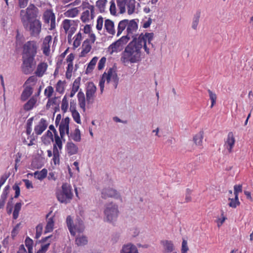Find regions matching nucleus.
Instances as JSON below:
<instances>
[{"label":"nucleus","mask_w":253,"mask_h":253,"mask_svg":"<svg viewBox=\"0 0 253 253\" xmlns=\"http://www.w3.org/2000/svg\"><path fill=\"white\" fill-rule=\"evenodd\" d=\"M66 223L71 234L73 236L75 235L76 231L82 233L84 230V222L80 217L76 219L74 223L71 216L68 215L66 218Z\"/></svg>","instance_id":"nucleus-4"},{"label":"nucleus","mask_w":253,"mask_h":253,"mask_svg":"<svg viewBox=\"0 0 253 253\" xmlns=\"http://www.w3.org/2000/svg\"><path fill=\"white\" fill-rule=\"evenodd\" d=\"M135 20L137 21H139L138 19H132L130 21L128 20V24L127 25L126 28L127 35L128 36H130L133 34V33L136 31L138 29V25Z\"/></svg>","instance_id":"nucleus-13"},{"label":"nucleus","mask_w":253,"mask_h":253,"mask_svg":"<svg viewBox=\"0 0 253 253\" xmlns=\"http://www.w3.org/2000/svg\"><path fill=\"white\" fill-rule=\"evenodd\" d=\"M47 126L46 121L43 118L41 119L39 124L35 126L34 130L36 134H41L46 129Z\"/></svg>","instance_id":"nucleus-12"},{"label":"nucleus","mask_w":253,"mask_h":253,"mask_svg":"<svg viewBox=\"0 0 253 253\" xmlns=\"http://www.w3.org/2000/svg\"><path fill=\"white\" fill-rule=\"evenodd\" d=\"M7 197L1 194L0 198V209H3L4 207Z\"/></svg>","instance_id":"nucleus-57"},{"label":"nucleus","mask_w":253,"mask_h":253,"mask_svg":"<svg viewBox=\"0 0 253 253\" xmlns=\"http://www.w3.org/2000/svg\"><path fill=\"white\" fill-rule=\"evenodd\" d=\"M161 244L164 246L166 253H171L174 249V245L171 241L163 240L161 241Z\"/></svg>","instance_id":"nucleus-20"},{"label":"nucleus","mask_w":253,"mask_h":253,"mask_svg":"<svg viewBox=\"0 0 253 253\" xmlns=\"http://www.w3.org/2000/svg\"><path fill=\"white\" fill-rule=\"evenodd\" d=\"M229 200L230 201V202L228 205L230 207L235 208L237 206H239L240 204V203L239 201L238 197H237V199H236V196H235L234 198H229Z\"/></svg>","instance_id":"nucleus-36"},{"label":"nucleus","mask_w":253,"mask_h":253,"mask_svg":"<svg viewBox=\"0 0 253 253\" xmlns=\"http://www.w3.org/2000/svg\"><path fill=\"white\" fill-rule=\"evenodd\" d=\"M235 138L232 132H229L226 141L225 142V145L229 153L232 152V148L235 144Z\"/></svg>","instance_id":"nucleus-14"},{"label":"nucleus","mask_w":253,"mask_h":253,"mask_svg":"<svg viewBox=\"0 0 253 253\" xmlns=\"http://www.w3.org/2000/svg\"><path fill=\"white\" fill-rule=\"evenodd\" d=\"M13 197H11L6 205V211L7 213L8 214H10L11 213L13 209Z\"/></svg>","instance_id":"nucleus-39"},{"label":"nucleus","mask_w":253,"mask_h":253,"mask_svg":"<svg viewBox=\"0 0 253 253\" xmlns=\"http://www.w3.org/2000/svg\"><path fill=\"white\" fill-rule=\"evenodd\" d=\"M121 253H138L136 247L132 244H128L123 246L121 252Z\"/></svg>","instance_id":"nucleus-15"},{"label":"nucleus","mask_w":253,"mask_h":253,"mask_svg":"<svg viewBox=\"0 0 253 253\" xmlns=\"http://www.w3.org/2000/svg\"><path fill=\"white\" fill-rule=\"evenodd\" d=\"M103 23V18L101 16H99L97 20L96 29L98 30H101L102 28Z\"/></svg>","instance_id":"nucleus-48"},{"label":"nucleus","mask_w":253,"mask_h":253,"mask_svg":"<svg viewBox=\"0 0 253 253\" xmlns=\"http://www.w3.org/2000/svg\"><path fill=\"white\" fill-rule=\"evenodd\" d=\"M81 80V78L78 77L74 81L71 91L69 95L70 97H73L78 91L80 87Z\"/></svg>","instance_id":"nucleus-21"},{"label":"nucleus","mask_w":253,"mask_h":253,"mask_svg":"<svg viewBox=\"0 0 253 253\" xmlns=\"http://www.w3.org/2000/svg\"><path fill=\"white\" fill-rule=\"evenodd\" d=\"M38 44L35 41L26 42L22 46L21 69L26 75L31 74L35 68V57L37 54Z\"/></svg>","instance_id":"nucleus-2"},{"label":"nucleus","mask_w":253,"mask_h":253,"mask_svg":"<svg viewBox=\"0 0 253 253\" xmlns=\"http://www.w3.org/2000/svg\"><path fill=\"white\" fill-rule=\"evenodd\" d=\"M63 83H65V81L62 82L61 80H59L56 85V91L59 92L60 93H63L64 92V87L63 85Z\"/></svg>","instance_id":"nucleus-38"},{"label":"nucleus","mask_w":253,"mask_h":253,"mask_svg":"<svg viewBox=\"0 0 253 253\" xmlns=\"http://www.w3.org/2000/svg\"><path fill=\"white\" fill-rule=\"evenodd\" d=\"M189 248L187 246V242L186 240H183L182 242L181 253H186Z\"/></svg>","instance_id":"nucleus-56"},{"label":"nucleus","mask_w":253,"mask_h":253,"mask_svg":"<svg viewBox=\"0 0 253 253\" xmlns=\"http://www.w3.org/2000/svg\"><path fill=\"white\" fill-rule=\"evenodd\" d=\"M105 82V80L104 79V77L102 76V78L99 82V86L100 88L101 93H102L104 90Z\"/></svg>","instance_id":"nucleus-63"},{"label":"nucleus","mask_w":253,"mask_h":253,"mask_svg":"<svg viewBox=\"0 0 253 253\" xmlns=\"http://www.w3.org/2000/svg\"><path fill=\"white\" fill-rule=\"evenodd\" d=\"M9 175V173H5L1 176L0 179V185L2 186L4 184V183H5L7 179L8 178Z\"/></svg>","instance_id":"nucleus-58"},{"label":"nucleus","mask_w":253,"mask_h":253,"mask_svg":"<svg viewBox=\"0 0 253 253\" xmlns=\"http://www.w3.org/2000/svg\"><path fill=\"white\" fill-rule=\"evenodd\" d=\"M130 36L126 35L122 37L117 41L112 43L109 47V49L112 50V52H117L120 48H122L130 40Z\"/></svg>","instance_id":"nucleus-8"},{"label":"nucleus","mask_w":253,"mask_h":253,"mask_svg":"<svg viewBox=\"0 0 253 253\" xmlns=\"http://www.w3.org/2000/svg\"><path fill=\"white\" fill-rule=\"evenodd\" d=\"M128 24V20L127 19H124L123 20L119 23L118 29H121V30H123V31L126 29V27L127 26V24Z\"/></svg>","instance_id":"nucleus-44"},{"label":"nucleus","mask_w":253,"mask_h":253,"mask_svg":"<svg viewBox=\"0 0 253 253\" xmlns=\"http://www.w3.org/2000/svg\"><path fill=\"white\" fill-rule=\"evenodd\" d=\"M192 193V190L189 188L186 189V194H185V202L186 203H188L191 201L192 198L191 197V194Z\"/></svg>","instance_id":"nucleus-53"},{"label":"nucleus","mask_w":253,"mask_h":253,"mask_svg":"<svg viewBox=\"0 0 253 253\" xmlns=\"http://www.w3.org/2000/svg\"><path fill=\"white\" fill-rule=\"evenodd\" d=\"M79 13V11L77 7H75L68 10L64 13V15L68 17H75L78 15Z\"/></svg>","instance_id":"nucleus-27"},{"label":"nucleus","mask_w":253,"mask_h":253,"mask_svg":"<svg viewBox=\"0 0 253 253\" xmlns=\"http://www.w3.org/2000/svg\"><path fill=\"white\" fill-rule=\"evenodd\" d=\"M89 11L88 10H86L82 13L81 19L83 22L86 23L89 21Z\"/></svg>","instance_id":"nucleus-41"},{"label":"nucleus","mask_w":253,"mask_h":253,"mask_svg":"<svg viewBox=\"0 0 253 253\" xmlns=\"http://www.w3.org/2000/svg\"><path fill=\"white\" fill-rule=\"evenodd\" d=\"M89 42L90 41L89 39H86L82 45L84 52L88 53L90 51L91 49V46L89 44Z\"/></svg>","instance_id":"nucleus-37"},{"label":"nucleus","mask_w":253,"mask_h":253,"mask_svg":"<svg viewBox=\"0 0 253 253\" xmlns=\"http://www.w3.org/2000/svg\"><path fill=\"white\" fill-rule=\"evenodd\" d=\"M39 13L38 8L32 3L30 4L26 10H21L20 12V17L21 22L23 19L28 22L29 21L37 19V17Z\"/></svg>","instance_id":"nucleus-7"},{"label":"nucleus","mask_w":253,"mask_h":253,"mask_svg":"<svg viewBox=\"0 0 253 253\" xmlns=\"http://www.w3.org/2000/svg\"><path fill=\"white\" fill-rule=\"evenodd\" d=\"M63 25L64 30L66 32H67L71 26L70 20L68 19H65L63 21Z\"/></svg>","instance_id":"nucleus-55"},{"label":"nucleus","mask_w":253,"mask_h":253,"mask_svg":"<svg viewBox=\"0 0 253 253\" xmlns=\"http://www.w3.org/2000/svg\"><path fill=\"white\" fill-rule=\"evenodd\" d=\"M201 15V12L200 11H197L195 14L194 15L192 27L193 29L196 30L197 28V26L199 23V19Z\"/></svg>","instance_id":"nucleus-29"},{"label":"nucleus","mask_w":253,"mask_h":253,"mask_svg":"<svg viewBox=\"0 0 253 253\" xmlns=\"http://www.w3.org/2000/svg\"><path fill=\"white\" fill-rule=\"evenodd\" d=\"M119 211L118 206L116 204L111 202L105 205L104 211V220L110 223L117 220L118 217Z\"/></svg>","instance_id":"nucleus-5"},{"label":"nucleus","mask_w":253,"mask_h":253,"mask_svg":"<svg viewBox=\"0 0 253 253\" xmlns=\"http://www.w3.org/2000/svg\"><path fill=\"white\" fill-rule=\"evenodd\" d=\"M29 0H18V6L20 8H25L28 4Z\"/></svg>","instance_id":"nucleus-59"},{"label":"nucleus","mask_w":253,"mask_h":253,"mask_svg":"<svg viewBox=\"0 0 253 253\" xmlns=\"http://www.w3.org/2000/svg\"><path fill=\"white\" fill-rule=\"evenodd\" d=\"M47 169H43L40 171H37L35 172L34 175L35 177L41 180L44 179L45 177H46L47 175Z\"/></svg>","instance_id":"nucleus-28"},{"label":"nucleus","mask_w":253,"mask_h":253,"mask_svg":"<svg viewBox=\"0 0 253 253\" xmlns=\"http://www.w3.org/2000/svg\"><path fill=\"white\" fill-rule=\"evenodd\" d=\"M70 111L72 112L76 111V102L75 100H71L70 101Z\"/></svg>","instance_id":"nucleus-60"},{"label":"nucleus","mask_w":253,"mask_h":253,"mask_svg":"<svg viewBox=\"0 0 253 253\" xmlns=\"http://www.w3.org/2000/svg\"><path fill=\"white\" fill-rule=\"evenodd\" d=\"M68 107V102L67 99V96L65 95L62 101L61 109L64 113H66Z\"/></svg>","instance_id":"nucleus-40"},{"label":"nucleus","mask_w":253,"mask_h":253,"mask_svg":"<svg viewBox=\"0 0 253 253\" xmlns=\"http://www.w3.org/2000/svg\"><path fill=\"white\" fill-rule=\"evenodd\" d=\"M25 244L28 249L33 248V241L29 237H27L25 240Z\"/></svg>","instance_id":"nucleus-52"},{"label":"nucleus","mask_w":253,"mask_h":253,"mask_svg":"<svg viewBox=\"0 0 253 253\" xmlns=\"http://www.w3.org/2000/svg\"><path fill=\"white\" fill-rule=\"evenodd\" d=\"M55 142V143L53 145H56V146L59 148V149L61 150L62 148V142L61 138L59 136L58 134L54 136Z\"/></svg>","instance_id":"nucleus-45"},{"label":"nucleus","mask_w":253,"mask_h":253,"mask_svg":"<svg viewBox=\"0 0 253 253\" xmlns=\"http://www.w3.org/2000/svg\"><path fill=\"white\" fill-rule=\"evenodd\" d=\"M12 188L15 191V196L14 198H17L19 196L20 194V188L19 186V184L15 183L14 185H13Z\"/></svg>","instance_id":"nucleus-47"},{"label":"nucleus","mask_w":253,"mask_h":253,"mask_svg":"<svg viewBox=\"0 0 253 253\" xmlns=\"http://www.w3.org/2000/svg\"><path fill=\"white\" fill-rule=\"evenodd\" d=\"M54 226L53 217H50L48 219L47 224L45 227L44 234H46L52 231Z\"/></svg>","instance_id":"nucleus-24"},{"label":"nucleus","mask_w":253,"mask_h":253,"mask_svg":"<svg viewBox=\"0 0 253 253\" xmlns=\"http://www.w3.org/2000/svg\"><path fill=\"white\" fill-rule=\"evenodd\" d=\"M110 13L113 15H116V5L114 1L113 0H112L110 2Z\"/></svg>","instance_id":"nucleus-51"},{"label":"nucleus","mask_w":253,"mask_h":253,"mask_svg":"<svg viewBox=\"0 0 253 253\" xmlns=\"http://www.w3.org/2000/svg\"><path fill=\"white\" fill-rule=\"evenodd\" d=\"M33 93V88L32 87L28 86H27L23 91L21 99L22 101H26Z\"/></svg>","instance_id":"nucleus-22"},{"label":"nucleus","mask_w":253,"mask_h":253,"mask_svg":"<svg viewBox=\"0 0 253 253\" xmlns=\"http://www.w3.org/2000/svg\"><path fill=\"white\" fill-rule=\"evenodd\" d=\"M41 138L42 141L44 145H47L50 144L51 140V139H50L49 138L46 137L44 135H43Z\"/></svg>","instance_id":"nucleus-61"},{"label":"nucleus","mask_w":253,"mask_h":253,"mask_svg":"<svg viewBox=\"0 0 253 253\" xmlns=\"http://www.w3.org/2000/svg\"><path fill=\"white\" fill-rule=\"evenodd\" d=\"M203 131H200L196 134L193 137V140L195 144L198 145H201L203 138Z\"/></svg>","instance_id":"nucleus-30"},{"label":"nucleus","mask_w":253,"mask_h":253,"mask_svg":"<svg viewBox=\"0 0 253 253\" xmlns=\"http://www.w3.org/2000/svg\"><path fill=\"white\" fill-rule=\"evenodd\" d=\"M106 61V58L105 57H103L99 60V63L98 64V69L99 70H102L104 66Z\"/></svg>","instance_id":"nucleus-54"},{"label":"nucleus","mask_w":253,"mask_h":253,"mask_svg":"<svg viewBox=\"0 0 253 253\" xmlns=\"http://www.w3.org/2000/svg\"><path fill=\"white\" fill-rule=\"evenodd\" d=\"M115 73H116V71L114 68H110L108 70L107 73L104 72L102 76L105 77V75H107L112 77V76H113Z\"/></svg>","instance_id":"nucleus-62"},{"label":"nucleus","mask_w":253,"mask_h":253,"mask_svg":"<svg viewBox=\"0 0 253 253\" xmlns=\"http://www.w3.org/2000/svg\"><path fill=\"white\" fill-rule=\"evenodd\" d=\"M56 196L60 203L66 205L70 203L74 196L71 185L67 182L63 183L61 189L56 192Z\"/></svg>","instance_id":"nucleus-3"},{"label":"nucleus","mask_w":253,"mask_h":253,"mask_svg":"<svg viewBox=\"0 0 253 253\" xmlns=\"http://www.w3.org/2000/svg\"><path fill=\"white\" fill-rule=\"evenodd\" d=\"M107 0H98L96 2V6L98 8L101 13L104 12L105 7Z\"/></svg>","instance_id":"nucleus-33"},{"label":"nucleus","mask_w":253,"mask_h":253,"mask_svg":"<svg viewBox=\"0 0 253 253\" xmlns=\"http://www.w3.org/2000/svg\"><path fill=\"white\" fill-rule=\"evenodd\" d=\"M36 102L37 99L34 97H32L24 104V109L25 111H29L31 110Z\"/></svg>","instance_id":"nucleus-25"},{"label":"nucleus","mask_w":253,"mask_h":253,"mask_svg":"<svg viewBox=\"0 0 253 253\" xmlns=\"http://www.w3.org/2000/svg\"><path fill=\"white\" fill-rule=\"evenodd\" d=\"M71 113L74 121L77 123L80 124L81 123V121L79 113L77 111H73Z\"/></svg>","instance_id":"nucleus-43"},{"label":"nucleus","mask_w":253,"mask_h":253,"mask_svg":"<svg viewBox=\"0 0 253 253\" xmlns=\"http://www.w3.org/2000/svg\"><path fill=\"white\" fill-rule=\"evenodd\" d=\"M53 91V88L51 86H48L44 90V94L47 97L49 98L51 96Z\"/></svg>","instance_id":"nucleus-46"},{"label":"nucleus","mask_w":253,"mask_h":253,"mask_svg":"<svg viewBox=\"0 0 253 253\" xmlns=\"http://www.w3.org/2000/svg\"><path fill=\"white\" fill-rule=\"evenodd\" d=\"M131 41L122 52L121 61L123 63H134L141 60V49L143 42L148 41H152L154 38L153 33H146L144 35L141 33L139 36L134 35L131 36Z\"/></svg>","instance_id":"nucleus-1"},{"label":"nucleus","mask_w":253,"mask_h":253,"mask_svg":"<svg viewBox=\"0 0 253 253\" xmlns=\"http://www.w3.org/2000/svg\"><path fill=\"white\" fill-rule=\"evenodd\" d=\"M75 31V29L74 28L72 27L71 28V30L68 34V42L69 43H71V42L72 36H73V34L74 33Z\"/></svg>","instance_id":"nucleus-64"},{"label":"nucleus","mask_w":253,"mask_h":253,"mask_svg":"<svg viewBox=\"0 0 253 253\" xmlns=\"http://www.w3.org/2000/svg\"><path fill=\"white\" fill-rule=\"evenodd\" d=\"M23 26L26 31L30 32V35L32 37H38L42 30V23L38 19L26 22L23 19Z\"/></svg>","instance_id":"nucleus-6"},{"label":"nucleus","mask_w":253,"mask_h":253,"mask_svg":"<svg viewBox=\"0 0 253 253\" xmlns=\"http://www.w3.org/2000/svg\"><path fill=\"white\" fill-rule=\"evenodd\" d=\"M21 224V223H17L15 226L13 228L11 231V237L14 239L15 237L17 235L18 233V229L19 228V226Z\"/></svg>","instance_id":"nucleus-49"},{"label":"nucleus","mask_w":253,"mask_h":253,"mask_svg":"<svg viewBox=\"0 0 253 253\" xmlns=\"http://www.w3.org/2000/svg\"><path fill=\"white\" fill-rule=\"evenodd\" d=\"M79 105L83 112L85 111V98L84 93L81 90L77 94Z\"/></svg>","instance_id":"nucleus-18"},{"label":"nucleus","mask_w":253,"mask_h":253,"mask_svg":"<svg viewBox=\"0 0 253 253\" xmlns=\"http://www.w3.org/2000/svg\"><path fill=\"white\" fill-rule=\"evenodd\" d=\"M104 27L106 31L112 35H114L115 33V30L114 29V23L113 21L110 19H106L105 20Z\"/></svg>","instance_id":"nucleus-19"},{"label":"nucleus","mask_w":253,"mask_h":253,"mask_svg":"<svg viewBox=\"0 0 253 253\" xmlns=\"http://www.w3.org/2000/svg\"><path fill=\"white\" fill-rule=\"evenodd\" d=\"M47 68V64L45 62H41L39 63L37 66V70L35 72V74L39 77H42Z\"/></svg>","instance_id":"nucleus-16"},{"label":"nucleus","mask_w":253,"mask_h":253,"mask_svg":"<svg viewBox=\"0 0 253 253\" xmlns=\"http://www.w3.org/2000/svg\"><path fill=\"white\" fill-rule=\"evenodd\" d=\"M76 242L78 246H84L87 244L88 241L87 237L83 235L77 237L76 239Z\"/></svg>","instance_id":"nucleus-31"},{"label":"nucleus","mask_w":253,"mask_h":253,"mask_svg":"<svg viewBox=\"0 0 253 253\" xmlns=\"http://www.w3.org/2000/svg\"><path fill=\"white\" fill-rule=\"evenodd\" d=\"M66 147L67 153L69 156L76 154L78 152V147L72 142H67Z\"/></svg>","instance_id":"nucleus-17"},{"label":"nucleus","mask_w":253,"mask_h":253,"mask_svg":"<svg viewBox=\"0 0 253 253\" xmlns=\"http://www.w3.org/2000/svg\"><path fill=\"white\" fill-rule=\"evenodd\" d=\"M117 6L120 9V13L123 14L126 12L125 5L126 0H117Z\"/></svg>","instance_id":"nucleus-32"},{"label":"nucleus","mask_w":253,"mask_h":253,"mask_svg":"<svg viewBox=\"0 0 253 253\" xmlns=\"http://www.w3.org/2000/svg\"><path fill=\"white\" fill-rule=\"evenodd\" d=\"M208 92L209 94L210 99L211 102V108L216 103L217 96L215 93H213L211 90L209 89L208 90Z\"/></svg>","instance_id":"nucleus-34"},{"label":"nucleus","mask_w":253,"mask_h":253,"mask_svg":"<svg viewBox=\"0 0 253 253\" xmlns=\"http://www.w3.org/2000/svg\"><path fill=\"white\" fill-rule=\"evenodd\" d=\"M101 197L104 199L108 198H114L122 200L120 193L116 190L109 187L104 188L102 190Z\"/></svg>","instance_id":"nucleus-9"},{"label":"nucleus","mask_w":253,"mask_h":253,"mask_svg":"<svg viewBox=\"0 0 253 253\" xmlns=\"http://www.w3.org/2000/svg\"><path fill=\"white\" fill-rule=\"evenodd\" d=\"M51 242V241H49L47 244L42 245L41 246V249L36 253H45L48 250Z\"/></svg>","instance_id":"nucleus-42"},{"label":"nucleus","mask_w":253,"mask_h":253,"mask_svg":"<svg viewBox=\"0 0 253 253\" xmlns=\"http://www.w3.org/2000/svg\"><path fill=\"white\" fill-rule=\"evenodd\" d=\"M71 135H72V139L75 141L80 142L81 140V132L78 128H76L74 134L73 135L71 134Z\"/></svg>","instance_id":"nucleus-35"},{"label":"nucleus","mask_w":253,"mask_h":253,"mask_svg":"<svg viewBox=\"0 0 253 253\" xmlns=\"http://www.w3.org/2000/svg\"><path fill=\"white\" fill-rule=\"evenodd\" d=\"M135 0H126V5L127 7V13L129 15L132 14L135 10Z\"/></svg>","instance_id":"nucleus-23"},{"label":"nucleus","mask_w":253,"mask_h":253,"mask_svg":"<svg viewBox=\"0 0 253 253\" xmlns=\"http://www.w3.org/2000/svg\"><path fill=\"white\" fill-rule=\"evenodd\" d=\"M44 22L49 23L51 21L50 30H53L55 28V16L51 10H47L43 14Z\"/></svg>","instance_id":"nucleus-11"},{"label":"nucleus","mask_w":253,"mask_h":253,"mask_svg":"<svg viewBox=\"0 0 253 253\" xmlns=\"http://www.w3.org/2000/svg\"><path fill=\"white\" fill-rule=\"evenodd\" d=\"M96 87L93 82H89L86 89V99L87 104H91L94 100Z\"/></svg>","instance_id":"nucleus-10"},{"label":"nucleus","mask_w":253,"mask_h":253,"mask_svg":"<svg viewBox=\"0 0 253 253\" xmlns=\"http://www.w3.org/2000/svg\"><path fill=\"white\" fill-rule=\"evenodd\" d=\"M98 60V58L97 57H94L89 63L88 64L87 68L85 71V74H88L91 73L93 69L94 68V66L96 64V62Z\"/></svg>","instance_id":"nucleus-26"},{"label":"nucleus","mask_w":253,"mask_h":253,"mask_svg":"<svg viewBox=\"0 0 253 253\" xmlns=\"http://www.w3.org/2000/svg\"><path fill=\"white\" fill-rule=\"evenodd\" d=\"M234 195L236 197V199H237V197H238V194L239 192H241L242 191V185H235L234 186Z\"/></svg>","instance_id":"nucleus-50"}]
</instances>
